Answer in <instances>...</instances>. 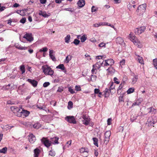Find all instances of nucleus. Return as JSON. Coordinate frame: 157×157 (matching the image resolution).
Returning a JSON list of instances; mask_svg holds the SVG:
<instances>
[{
    "label": "nucleus",
    "mask_w": 157,
    "mask_h": 157,
    "mask_svg": "<svg viewBox=\"0 0 157 157\" xmlns=\"http://www.w3.org/2000/svg\"><path fill=\"white\" fill-rule=\"evenodd\" d=\"M106 57L105 56H99V59L100 60L99 61V63L102 66L105 67L108 66H112L114 63V61L113 59H110L105 60V61L102 60L104 59Z\"/></svg>",
    "instance_id": "f257e3e1"
},
{
    "label": "nucleus",
    "mask_w": 157,
    "mask_h": 157,
    "mask_svg": "<svg viewBox=\"0 0 157 157\" xmlns=\"http://www.w3.org/2000/svg\"><path fill=\"white\" fill-rule=\"evenodd\" d=\"M42 69L43 70V72L46 75H49L52 76L54 73L53 71L50 67L47 65L42 66Z\"/></svg>",
    "instance_id": "f03ea898"
},
{
    "label": "nucleus",
    "mask_w": 157,
    "mask_h": 157,
    "mask_svg": "<svg viewBox=\"0 0 157 157\" xmlns=\"http://www.w3.org/2000/svg\"><path fill=\"white\" fill-rule=\"evenodd\" d=\"M110 135L111 132L110 131H106L105 133V140H104V139L102 140V139L101 138V136H100V140L101 144H102L104 142L106 144L109 140Z\"/></svg>",
    "instance_id": "7ed1b4c3"
},
{
    "label": "nucleus",
    "mask_w": 157,
    "mask_h": 157,
    "mask_svg": "<svg viewBox=\"0 0 157 157\" xmlns=\"http://www.w3.org/2000/svg\"><path fill=\"white\" fill-rule=\"evenodd\" d=\"M147 124L149 126L154 127L155 124L157 122V118L155 116H152L148 118Z\"/></svg>",
    "instance_id": "20e7f679"
},
{
    "label": "nucleus",
    "mask_w": 157,
    "mask_h": 157,
    "mask_svg": "<svg viewBox=\"0 0 157 157\" xmlns=\"http://www.w3.org/2000/svg\"><path fill=\"white\" fill-rule=\"evenodd\" d=\"M146 6V4H144L140 5L136 10V12L140 13L144 12L145 11Z\"/></svg>",
    "instance_id": "39448f33"
},
{
    "label": "nucleus",
    "mask_w": 157,
    "mask_h": 157,
    "mask_svg": "<svg viewBox=\"0 0 157 157\" xmlns=\"http://www.w3.org/2000/svg\"><path fill=\"white\" fill-rule=\"evenodd\" d=\"M42 143L47 147H49L51 145V143L47 138L43 137L41 140Z\"/></svg>",
    "instance_id": "423d86ee"
},
{
    "label": "nucleus",
    "mask_w": 157,
    "mask_h": 157,
    "mask_svg": "<svg viewBox=\"0 0 157 157\" xmlns=\"http://www.w3.org/2000/svg\"><path fill=\"white\" fill-rule=\"evenodd\" d=\"M146 29L144 26H141L140 28H137L134 29V32L136 35H139L144 32Z\"/></svg>",
    "instance_id": "0eeeda50"
},
{
    "label": "nucleus",
    "mask_w": 157,
    "mask_h": 157,
    "mask_svg": "<svg viewBox=\"0 0 157 157\" xmlns=\"http://www.w3.org/2000/svg\"><path fill=\"white\" fill-rule=\"evenodd\" d=\"M82 117L83 119L82 120V123L86 125H87L89 124V121L90 120V118L86 114H83L82 116Z\"/></svg>",
    "instance_id": "6e6552de"
},
{
    "label": "nucleus",
    "mask_w": 157,
    "mask_h": 157,
    "mask_svg": "<svg viewBox=\"0 0 157 157\" xmlns=\"http://www.w3.org/2000/svg\"><path fill=\"white\" fill-rule=\"evenodd\" d=\"M82 117L83 119L82 120V123L86 125H87L89 124V121L90 120V118L86 114H83L82 116Z\"/></svg>",
    "instance_id": "1a4fd4ad"
},
{
    "label": "nucleus",
    "mask_w": 157,
    "mask_h": 157,
    "mask_svg": "<svg viewBox=\"0 0 157 157\" xmlns=\"http://www.w3.org/2000/svg\"><path fill=\"white\" fill-rule=\"evenodd\" d=\"M66 120L70 123L75 124L76 121L73 116H67L65 118Z\"/></svg>",
    "instance_id": "9d476101"
},
{
    "label": "nucleus",
    "mask_w": 157,
    "mask_h": 157,
    "mask_svg": "<svg viewBox=\"0 0 157 157\" xmlns=\"http://www.w3.org/2000/svg\"><path fill=\"white\" fill-rule=\"evenodd\" d=\"M30 114V112L26 110H22V111H21L20 114H17V116L18 117H22L25 116V117H27Z\"/></svg>",
    "instance_id": "9b49d317"
},
{
    "label": "nucleus",
    "mask_w": 157,
    "mask_h": 157,
    "mask_svg": "<svg viewBox=\"0 0 157 157\" xmlns=\"http://www.w3.org/2000/svg\"><path fill=\"white\" fill-rule=\"evenodd\" d=\"M10 109L14 113L17 114H17H20L21 111L20 108L17 106H12L10 107Z\"/></svg>",
    "instance_id": "f8f14e48"
},
{
    "label": "nucleus",
    "mask_w": 157,
    "mask_h": 157,
    "mask_svg": "<svg viewBox=\"0 0 157 157\" xmlns=\"http://www.w3.org/2000/svg\"><path fill=\"white\" fill-rule=\"evenodd\" d=\"M23 38L26 39L29 42H31L33 40V38L32 36L31 33H26L24 35Z\"/></svg>",
    "instance_id": "ddd939ff"
},
{
    "label": "nucleus",
    "mask_w": 157,
    "mask_h": 157,
    "mask_svg": "<svg viewBox=\"0 0 157 157\" xmlns=\"http://www.w3.org/2000/svg\"><path fill=\"white\" fill-rule=\"evenodd\" d=\"M29 140L30 143L33 144L36 140V138L33 134H30L29 136Z\"/></svg>",
    "instance_id": "4468645a"
},
{
    "label": "nucleus",
    "mask_w": 157,
    "mask_h": 157,
    "mask_svg": "<svg viewBox=\"0 0 157 157\" xmlns=\"http://www.w3.org/2000/svg\"><path fill=\"white\" fill-rule=\"evenodd\" d=\"M59 139V137L57 136L51 138L50 139V141L52 144H59L58 140Z\"/></svg>",
    "instance_id": "2eb2a0df"
},
{
    "label": "nucleus",
    "mask_w": 157,
    "mask_h": 157,
    "mask_svg": "<svg viewBox=\"0 0 157 157\" xmlns=\"http://www.w3.org/2000/svg\"><path fill=\"white\" fill-rule=\"evenodd\" d=\"M110 86L109 90L110 92L112 94L115 93L116 92V90L115 89V86L114 85L113 82H110Z\"/></svg>",
    "instance_id": "dca6fc26"
},
{
    "label": "nucleus",
    "mask_w": 157,
    "mask_h": 157,
    "mask_svg": "<svg viewBox=\"0 0 157 157\" xmlns=\"http://www.w3.org/2000/svg\"><path fill=\"white\" fill-rule=\"evenodd\" d=\"M27 81L30 83L34 87H36L37 85L38 82L35 80L28 79L27 80Z\"/></svg>",
    "instance_id": "f3484780"
},
{
    "label": "nucleus",
    "mask_w": 157,
    "mask_h": 157,
    "mask_svg": "<svg viewBox=\"0 0 157 157\" xmlns=\"http://www.w3.org/2000/svg\"><path fill=\"white\" fill-rule=\"evenodd\" d=\"M108 43V42L105 43L104 42L100 43L99 44V50L105 48L106 47V44Z\"/></svg>",
    "instance_id": "a211bd4d"
},
{
    "label": "nucleus",
    "mask_w": 157,
    "mask_h": 157,
    "mask_svg": "<svg viewBox=\"0 0 157 157\" xmlns=\"http://www.w3.org/2000/svg\"><path fill=\"white\" fill-rule=\"evenodd\" d=\"M78 5L80 7H83L85 5V1L84 0H79L78 2Z\"/></svg>",
    "instance_id": "6ab92c4d"
},
{
    "label": "nucleus",
    "mask_w": 157,
    "mask_h": 157,
    "mask_svg": "<svg viewBox=\"0 0 157 157\" xmlns=\"http://www.w3.org/2000/svg\"><path fill=\"white\" fill-rule=\"evenodd\" d=\"M130 39L134 44H136V43L137 39L135 37L131 35V34H129Z\"/></svg>",
    "instance_id": "aec40b11"
},
{
    "label": "nucleus",
    "mask_w": 157,
    "mask_h": 157,
    "mask_svg": "<svg viewBox=\"0 0 157 157\" xmlns=\"http://www.w3.org/2000/svg\"><path fill=\"white\" fill-rule=\"evenodd\" d=\"M40 152V151L38 148L35 149L34 150V157H38Z\"/></svg>",
    "instance_id": "412c9836"
},
{
    "label": "nucleus",
    "mask_w": 157,
    "mask_h": 157,
    "mask_svg": "<svg viewBox=\"0 0 157 157\" xmlns=\"http://www.w3.org/2000/svg\"><path fill=\"white\" fill-rule=\"evenodd\" d=\"M56 68L61 69L62 71H64L65 73L66 72V70H65V67L63 64L59 65L56 67Z\"/></svg>",
    "instance_id": "4be33fe9"
},
{
    "label": "nucleus",
    "mask_w": 157,
    "mask_h": 157,
    "mask_svg": "<svg viewBox=\"0 0 157 157\" xmlns=\"http://www.w3.org/2000/svg\"><path fill=\"white\" fill-rule=\"evenodd\" d=\"M123 42V39L121 37H118L116 38V42L117 44H121Z\"/></svg>",
    "instance_id": "5701e85b"
},
{
    "label": "nucleus",
    "mask_w": 157,
    "mask_h": 157,
    "mask_svg": "<svg viewBox=\"0 0 157 157\" xmlns=\"http://www.w3.org/2000/svg\"><path fill=\"white\" fill-rule=\"evenodd\" d=\"M107 70L108 71L109 74H111L114 73L115 72L114 69L112 67H109L108 69H107Z\"/></svg>",
    "instance_id": "b1692460"
},
{
    "label": "nucleus",
    "mask_w": 157,
    "mask_h": 157,
    "mask_svg": "<svg viewBox=\"0 0 157 157\" xmlns=\"http://www.w3.org/2000/svg\"><path fill=\"white\" fill-rule=\"evenodd\" d=\"M136 55L138 56L137 59L138 62L141 64H144V61L142 58L139 55H137L136 54Z\"/></svg>",
    "instance_id": "393cba45"
},
{
    "label": "nucleus",
    "mask_w": 157,
    "mask_h": 157,
    "mask_svg": "<svg viewBox=\"0 0 157 157\" xmlns=\"http://www.w3.org/2000/svg\"><path fill=\"white\" fill-rule=\"evenodd\" d=\"M39 14L40 15L42 16L43 17H47L48 16V15L45 12H42V11H40L39 13Z\"/></svg>",
    "instance_id": "a878e982"
},
{
    "label": "nucleus",
    "mask_w": 157,
    "mask_h": 157,
    "mask_svg": "<svg viewBox=\"0 0 157 157\" xmlns=\"http://www.w3.org/2000/svg\"><path fill=\"white\" fill-rule=\"evenodd\" d=\"M138 79V76L137 75H134V77L132 79V83L133 84H134L137 82Z\"/></svg>",
    "instance_id": "bb28decb"
},
{
    "label": "nucleus",
    "mask_w": 157,
    "mask_h": 157,
    "mask_svg": "<svg viewBox=\"0 0 157 157\" xmlns=\"http://www.w3.org/2000/svg\"><path fill=\"white\" fill-rule=\"evenodd\" d=\"M71 39V36L70 35L68 34L65 38V42L67 43H68L70 41Z\"/></svg>",
    "instance_id": "cd10ccee"
},
{
    "label": "nucleus",
    "mask_w": 157,
    "mask_h": 157,
    "mask_svg": "<svg viewBox=\"0 0 157 157\" xmlns=\"http://www.w3.org/2000/svg\"><path fill=\"white\" fill-rule=\"evenodd\" d=\"M72 58V56L70 55L67 56L65 59V62L66 63H69V61L71 60Z\"/></svg>",
    "instance_id": "c85d7f7f"
},
{
    "label": "nucleus",
    "mask_w": 157,
    "mask_h": 157,
    "mask_svg": "<svg viewBox=\"0 0 157 157\" xmlns=\"http://www.w3.org/2000/svg\"><path fill=\"white\" fill-rule=\"evenodd\" d=\"M109 89L106 88L104 91L103 95H105V97H108L109 96Z\"/></svg>",
    "instance_id": "c756f323"
},
{
    "label": "nucleus",
    "mask_w": 157,
    "mask_h": 157,
    "mask_svg": "<svg viewBox=\"0 0 157 157\" xmlns=\"http://www.w3.org/2000/svg\"><path fill=\"white\" fill-rule=\"evenodd\" d=\"M29 47H22L21 45H17L16 46V48L20 50H26L27 49V48H29Z\"/></svg>",
    "instance_id": "7c9ffc66"
},
{
    "label": "nucleus",
    "mask_w": 157,
    "mask_h": 157,
    "mask_svg": "<svg viewBox=\"0 0 157 157\" xmlns=\"http://www.w3.org/2000/svg\"><path fill=\"white\" fill-rule=\"evenodd\" d=\"M7 150V147H5L2 149H0V153L3 154H5L6 153Z\"/></svg>",
    "instance_id": "2f4dec72"
},
{
    "label": "nucleus",
    "mask_w": 157,
    "mask_h": 157,
    "mask_svg": "<svg viewBox=\"0 0 157 157\" xmlns=\"http://www.w3.org/2000/svg\"><path fill=\"white\" fill-rule=\"evenodd\" d=\"M134 88L133 87L129 88L127 91L128 94H130L134 91Z\"/></svg>",
    "instance_id": "473e14b6"
},
{
    "label": "nucleus",
    "mask_w": 157,
    "mask_h": 157,
    "mask_svg": "<svg viewBox=\"0 0 157 157\" xmlns=\"http://www.w3.org/2000/svg\"><path fill=\"white\" fill-rule=\"evenodd\" d=\"M33 127L36 129H38L41 126V124L39 123H36L33 125Z\"/></svg>",
    "instance_id": "72a5a7b5"
},
{
    "label": "nucleus",
    "mask_w": 157,
    "mask_h": 157,
    "mask_svg": "<svg viewBox=\"0 0 157 157\" xmlns=\"http://www.w3.org/2000/svg\"><path fill=\"white\" fill-rule=\"evenodd\" d=\"M26 12L27 10L25 9L21 10L20 14L22 16H25L26 15Z\"/></svg>",
    "instance_id": "f704fd0d"
},
{
    "label": "nucleus",
    "mask_w": 157,
    "mask_h": 157,
    "mask_svg": "<svg viewBox=\"0 0 157 157\" xmlns=\"http://www.w3.org/2000/svg\"><path fill=\"white\" fill-rule=\"evenodd\" d=\"M56 154V152L54 151L51 150L49 151V155L52 157H54L55 155Z\"/></svg>",
    "instance_id": "c9c22d12"
},
{
    "label": "nucleus",
    "mask_w": 157,
    "mask_h": 157,
    "mask_svg": "<svg viewBox=\"0 0 157 157\" xmlns=\"http://www.w3.org/2000/svg\"><path fill=\"white\" fill-rule=\"evenodd\" d=\"M73 103L71 101H69L68 102V108L71 109L73 107Z\"/></svg>",
    "instance_id": "e433bc0d"
},
{
    "label": "nucleus",
    "mask_w": 157,
    "mask_h": 157,
    "mask_svg": "<svg viewBox=\"0 0 157 157\" xmlns=\"http://www.w3.org/2000/svg\"><path fill=\"white\" fill-rule=\"evenodd\" d=\"M153 64L154 66L157 69V59H153Z\"/></svg>",
    "instance_id": "4c0bfd02"
},
{
    "label": "nucleus",
    "mask_w": 157,
    "mask_h": 157,
    "mask_svg": "<svg viewBox=\"0 0 157 157\" xmlns=\"http://www.w3.org/2000/svg\"><path fill=\"white\" fill-rule=\"evenodd\" d=\"M20 70L21 71H22V74H23L25 72V67L24 65H22L20 66Z\"/></svg>",
    "instance_id": "58836bf2"
},
{
    "label": "nucleus",
    "mask_w": 157,
    "mask_h": 157,
    "mask_svg": "<svg viewBox=\"0 0 157 157\" xmlns=\"http://www.w3.org/2000/svg\"><path fill=\"white\" fill-rule=\"evenodd\" d=\"M94 141V145L96 146L97 147H98V144L97 143L98 141V139L96 138H93Z\"/></svg>",
    "instance_id": "ea45409f"
},
{
    "label": "nucleus",
    "mask_w": 157,
    "mask_h": 157,
    "mask_svg": "<svg viewBox=\"0 0 157 157\" xmlns=\"http://www.w3.org/2000/svg\"><path fill=\"white\" fill-rule=\"evenodd\" d=\"M86 39V37L85 35H83L80 38L81 41L82 42H84Z\"/></svg>",
    "instance_id": "a19ab883"
},
{
    "label": "nucleus",
    "mask_w": 157,
    "mask_h": 157,
    "mask_svg": "<svg viewBox=\"0 0 157 157\" xmlns=\"http://www.w3.org/2000/svg\"><path fill=\"white\" fill-rule=\"evenodd\" d=\"M48 50V49L46 47H44L40 49L39 50V52H47Z\"/></svg>",
    "instance_id": "79ce46f5"
},
{
    "label": "nucleus",
    "mask_w": 157,
    "mask_h": 157,
    "mask_svg": "<svg viewBox=\"0 0 157 157\" xmlns=\"http://www.w3.org/2000/svg\"><path fill=\"white\" fill-rule=\"evenodd\" d=\"M80 41L77 40L76 39H75L74 40V41L73 42V43L75 44L76 45H78L80 43Z\"/></svg>",
    "instance_id": "37998d69"
},
{
    "label": "nucleus",
    "mask_w": 157,
    "mask_h": 157,
    "mask_svg": "<svg viewBox=\"0 0 157 157\" xmlns=\"http://www.w3.org/2000/svg\"><path fill=\"white\" fill-rule=\"evenodd\" d=\"M91 11L93 13L97 12V8L95 6H93L91 8Z\"/></svg>",
    "instance_id": "c03bdc74"
},
{
    "label": "nucleus",
    "mask_w": 157,
    "mask_h": 157,
    "mask_svg": "<svg viewBox=\"0 0 157 157\" xmlns=\"http://www.w3.org/2000/svg\"><path fill=\"white\" fill-rule=\"evenodd\" d=\"M68 91L71 93L72 94H73L75 93V91L73 90L72 89L71 87H68Z\"/></svg>",
    "instance_id": "a18cd8bd"
},
{
    "label": "nucleus",
    "mask_w": 157,
    "mask_h": 157,
    "mask_svg": "<svg viewBox=\"0 0 157 157\" xmlns=\"http://www.w3.org/2000/svg\"><path fill=\"white\" fill-rule=\"evenodd\" d=\"M123 86H124V85L122 83H121L120 84L119 86L118 87V89L117 90V92L118 93V91H119V90H121L122 89V88H123Z\"/></svg>",
    "instance_id": "49530a36"
},
{
    "label": "nucleus",
    "mask_w": 157,
    "mask_h": 157,
    "mask_svg": "<svg viewBox=\"0 0 157 157\" xmlns=\"http://www.w3.org/2000/svg\"><path fill=\"white\" fill-rule=\"evenodd\" d=\"M75 89L77 91H80L81 90L80 86L77 85L75 86Z\"/></svg>",
    "instance_id": "de8ad7c7"
},
{
    "label": "nucleus",
    "mask_w": 157,
    "mask_h": 157,
    "mask_svg": "<svg viewBox=\"0 0 157 157\" xmlns=\"http://www.w3.org/2000/svg\"><path fill=\"white\" fill-rule=\"evenodd\" d=\"M26 18L25 17H23L20 20V22L23 24H24L25 22Z\"/></svg>",
    "instance_id": "09e8293b"
},
{
    "label": "nucleus",
    "mask_w": 157,
    "mask_h": 157,
    "mask_svg": "<svg viewBox=\"0 0 157 157\" xmlns=\"http://www.w3.org/2000/svg\"><path fill=\"white\" fill-rule=\"evenodd\" d=\"M50 84V83L49 82H46L44 83L43 86L44 87H46L48 86Z\"/></svg>",
    "instance_id": "8fccbe9b"
},
{
    "label": "nucleus",
    "mask_w": 157,
    "mask_h": 157,
    "mask_svg": "<svg viewBox=\"0 0 157 157\" xmlns=\"http://www.w3.org/2000/svg\"><path fill=\"white\" fill-rule=\"evenodd\" d=\"M113 81L115 83H116L117 84H119L120 82L118 81V79L117 77H114L113 78Z\"/></svg>",
    "instance_id": "3c124183"
},
{
    "label": "nucleus",
    "mask_w": 157,
    "mask_h": 157,
    "mask_svg": "<svg viewBox=\"0 0 157 157\" xmlns=\"http://www.w3.org/2000/svg\"><path fill=\"white\" fill-rule=\"evenodd\" d=\"M135 45H137L138 47L140 48L142 47V45L141 44L140 42V41H138V40L136 41V43L135 44Z\"/></svg>",
    "instance_id": "603ef678"
},
{
    "label": "nucleus",
    "mask_w": 157,
    "mask_h": 157,
    "mask_svg": "<svg viewBox=\"0 0 157 157\" xmlns=\"http://www.w3.org/2000/svg\"><path fill=\"white\" fill-rule=\"evenodd\" d=\"M97 71V70L96 69H94V65L93 66V68L92 70V72L93 74H95L96 72Z\"/></svg>",
    "instance_id": "864d4df0"
},
{
    "label": "nucleus",
    "mask_w": 157,
    "mask_h": 157,
    "mask_svg": "<svg viewBox=\"0 0 157 157\" xmlns=\"http://www.w3.org/2000/svg\"><path fill=\"white\" fill-rule=\"evenodd\" d=\"M112 121V119L111 118H109L107 121V124L108 125H110L111 124Z\"/></svg>",
    "instance_id": "5fc2aeb1"
},
{
    "label": "nucleus",
    "mask_w": 157,
    "mask_h": 157,
    "mask_svg": "<svg viewBox=\"0 0 157 157\" xmlns=\"http://www.w3.org/2000/svg\"><path fill=\"white\" fill-rule=\"evenodd\" d=\"M108 25V23L107 22L100 23H99V26L100 25Z\"/></svg>",
    "instance_id": "6e6d98bb"
},
{
    "label": "nucleus",
    "mask_w": 157,
    "mask_h": 157,
    "mask_svg": "<svg viewBox=\"0 0 157 157\" xmlns=\"http://www.w3.org/2000/svg\"><path fill=\"white\" fill-rule=\"evenodd\" d=\"M49 56L50 58L53 61H55L56 60V59L55 58V57L52 54L49 55Z\"/></svg>",
    "instance_id": "4d7b16f0"
},
{
    "label": "nucleus",
    "mask_w": 157,
    "mask_h": 157,
    "mask_svg": "<svg viewBox=\"0 0 157 157\" xmlns=\"http://www.w3.org/2000/svg\"><path fill=\"white\" fill-rule=\"evenodd\" d=\"M123 96H120L119 98V101L120 102L124 101L123 100Z\"/></svg>",
    "instance_id": "13d9d810"
},
{
    "label": "nucleus",
    "mask_w": 157,
    "mask_h": 157,
    "mask_svg": "<svg viewBox=\"0 0 157 157\" xmlns=\"http://www.w3.org/2000/svg\"><path fill=\"white\" fill-rule=\"evenodd\" d=\"M140 102H137V101H136V102H134L132 105V106H135V105H139V104H140Z\"/></svg>",
    "instance_id": "bf43d9fd"
},
{
    "label": "nucleus",
    "mask_w": 157,
    "mask_h": 157,
    "mask_svg": "<svg viewBox=\"0 0 157 157\" xmlns=\"http://www.w3.org/2000/svg\"><path fill=\"white\" fill-rule=\"evenodd\" d=\"M125 63V60L124 59H122L120 61V63L121 65H123Z\"/></svg>",
    "instance_id": "052dcab7"
},
{
    "label": "nucleus",
    "mask_w": 157,
    "mask_h": 157,
    "mask_svg": "<svg viewBox=\"0 0 157 157\" xmlns=\"http://www.w3.org/2000/svg\"><path fill=\"white\" fill-rule=\"evenodd\" d=\"M40 2L42 4H45L47 2V0H39Z\"/></svg>",
    "instance_id": "680f3d73"
},
{
    "label": "nucleus",
    "mask_w": 157,
    "mask_h": 157,
    "mask_svg": "<svg viewBox=\"0 0 157 157\" xmlns=\"http://www.w3.org/2000/svg\"><path fill=\"white\" fill-rule=\"evenodd\" d=\"M10 84H9L8 85L5 86V88L6 90H9L11 89L12 88L10 87Z\"/></svg>",
    "instance_id": "e2e57ef3"
},
{
    "label": "nucleus",
    "mask_w": 157,
    "mask_h": 157,
    "mask_svg": "<svg viewBox=\"0 0 157 157\" xmlns=\"http://www.w3.org/2000/svg\"><path fill=\"white\" fill-rule=\"evenodd\" d=\"M148 109L149 110V113H151L155 110L152 107H150Z\"/></svg>",
    "instance_id": "0e129e2a"
},
{
    "label": "nucleus",
    "mask_w": 157,
    "mask_h": 157,
    "mask_svg": "<svg viewBox=\"0 0 157 157\" xmlns=\"http://www.w3.org/2000/svg\"><path fill=\"white\" fill-rule=\"evenodd\" d=\"M97 78V76H95V75H92V76L91 78V80H95Z\"/></svg>",
    "instance_id": "69168bd1"
},
{
    "label": "nucleus",
    "mask_w": 157,
    "mask_h": 157,
    "mask_svg": "<svg viewBox=\"0 0 157 157\" xmlns=\"http://www.w3.org/2000/svg\"><path fill=\"white\" fill-rule=\"evenodd\" d=\"M85 150V149L84 148H82L80 149V152L81 153H83L84 152H87V151H86Z\"/></svg>",
    "instance_id": "338daca9"
},
{
    "label": "nucleus",
    "mask_w": 157,
    "mask_h": 157,
    "mask_svg": "<svg viewBox=\"0 0 157 157\" xmlns=\"http://www.w3.org/2000/svg\"><path fill=\"white\" fill-rule=\"evenodd\" d=\"M127 6H128V9H129V10H130L131 9H132V5L130 3H129L128 5Z\"/></svg>",
    "instance_id": "774afa93"
}]
</instances>
